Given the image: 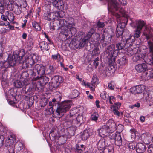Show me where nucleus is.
<instances>
[{"instance_id": "obj_1", "label": "nucleus", "mask_w": 153, "mask_h": 153, "mask_svg": "<svg viewBox=\"0 0 153 153\" xmlns=\"http://www.w3.org/2000/svg\"><path fill=\"white\" fill-rule=\"evenodd\" d=\"M108 6L109 10L112 13V14L117 18V22L118 23L117 28L116 29V36L119 37L123 34L122 30H118V28L120 27L122 29L124 28L127 22V19L124 17H121L124 12L123 8H120L118 2L116 0H108Z\"/></svg>"}, {"instance_id": "obj_2", "label": "nucleus", "mask_w": 153, "mask_h": 153, "mask_svg": "<svg viewBox=\"0 0 153 153\" xmlns=\"http://www.w3.org/2000/svg\"><path fill=\"white\" fill-rule=\"evenodd\" d=\"M53 19L56 21V23L59 29H61V33L67 37L71 34V36L74 35L76 32V29L74 27V19L70 18V21H64V19L61 18L58 12L56 13L53 16Z\"/></svg>"}, {"instance_id": "obj_3", "label": "nucleus", "mask_w": 153, "mask_h": 153, "mask_svg": "<svg viewBox=\"0 0 153 153\" xmlns=\"http://www.w3.org/2000/svg\"><path fill=\"white\" fill-rule=\"evenodd\" d=\"M72 105V102L69 100H65L62 102L57 107L56 111L57 115L62 117L63 113L68 110Z\"/></svg>"}, {"instance_id": "obj_4", "label": "nucleus", "mask_w": 153, "mask_h": 153, "mask_svg": "<svg viewBox=\"0 0 153 153\" xmlns=\"http://www.w3.org/2000/svg\"><path fill=\"white\" fill-rule=\"evenodd\" d=\"M38 56L35 54H28L25 56L24 61L22 60V58L21 60L22 62V66L24 67H27L29 65L32 66L36 62L38 61Z\"/></svg>"}, {"instance_id": "obj_5", "label": "nucleus", "mask_w": 153, "mask_h": 153, "mask_svg": "<svg viewBox=\"0 0 153 153\" xmlns=\"http://www.w3.org/2000/svg\"><path fill=\"white\" fill-rule=\"evenodd\" d=\"M119 51L116 50L115 46L114 45H111L109 46L107 49L104 52V56L107 58L109 59H112L113 57L117 56Z\"/></svg>"}, {"instance_id": "obj_6", "label": "nucleus", "mask_w": 153, "mask_h": 153, "mask_svg": "<svg viewBox=\"0 0 153 153\" xmlns=\"http://www.w3.org/2000/svg\"><path fill=\"white\" fill-rule=\"evenodd\" d=\"M36 72L39 75H43L45 74V67L42 65L36 64L31 74L35 75Z\"/></svg>"}, {"instance_id": "obj_7", "label": "nucleus", "mask_w": 153, "mask_h": 153, "mask_svg": "<svg viewBox=\"0 0 153 153\" xmlns=\"http://www.w3.org/2000/svg\"><path fill=\"white\" fill-rule=\"evenodd\" d=\"M51 80L52 82H50L49 84L50 85H51V87L54 88L58 86L63 81L62 78L58 76H54Z\"/></svg>"}, {"instance_id": "obj_8", "label": "nucleus", "mask_w": 153, "mask_h": 153, "mask_svg": "<svg viewBox=\"0 0 153 153\" xmlns=\"http://www.w3.org/2000/svg\"><path fill=\"white\" fill-rule=\"evenodd\" d=\"M22 58V56H19L17 57L16 60L11 59H9L7 62H5L4 65L6 66V67L8 68L13 66L16 63L21 64L22 62L21 61V59Z\"/></svg>"}, {"instance_id": "obj_9", "label": "nucleus", "mask_w": 153, "mask_h": 153, "mask_svg": "<svg viewBox=\"0 0 153 153\" xmlns=\"http://www.w3.org/2000/svg\"><path fill=\"white\" fill-rule=\"evenodd\" d=\"M99 135L103 138L107 137L109 131L108 127L105 125L97 129Z\"/></svg>"}, {"instance_id": "obj_10", "label": "nucleus", "mask_w": 153, "mask_h": 153, "mask_svg": "<svg viewBox=\"0 0 153 153\" xmlns=\"http://www.w3.org/2000/svg\"><path fill=\"white\" fill-rule=\"evenodd\" d=\"M145 89V86L143 85H139L131 88L130 91L133 94H140Z\"/></svg>"}, {"instance_id": "obj_11", "label": "nucleus", "mask_w": 153, "mask_h": 153, "mask_svg": "<svg viewBox=\"0 0 153 153\" xmlns=\"http://www.w3.org/2000/svg\"><path fill=\"white\" fill-rule=\"evenodd\" d=\"M105 147V140L104 138L100 139L97 143V147L98 150L95 153H102Z\"/></svg>"}, {"instance_id": "obj_12", "label": "nucleus", "mask_w": 153, "mask_h": 153, "mask_svg": "<svg viewBox=\"0 0 153 153\" xmlns=\"http://www.w3.org/2000/svg\"><path fill=\"white\" fill-rule=\"evenodd\" d=\"M50 2L53 5L58 8L60 10H62L64 9L63 1L62 0H50Z\"/></svg>"}, {"instance_id": "obj_13", "label": "nucleus", "mask_w": 153, "mask_h": 153, "mask_svg": "<svg viewBox=\"0 0 153 153\" xmlns=\"http://www.w3.org/2000/svg\"><path fill=\"white\" fill-rule=\"evenodd\" d=\"M106 126L108 127V130L111 131H114L117 129L116 125L114 121L111 119H109L107 122Z\"/></svg>"}, {"instance_id": "obj_14", "label": "nucleus", "mask_w": 153, "mask_h": 153, "mask_svg": "<svg viewBox=\"0 0 153 153\" xmlns=\"http://www.w3.org/2000/svg\"><path fill=\"white\" fill-rule=\"evenodd\" d=\"M146 147L144 144L142 143H138L136 146V151L137 153H143L146 150Z\"/></svg>"}, {"instance_id": "obj_15", "label": "nucleus", "mask_w": 153, "mask_h": 153, "mask_svg": "<svg viewBox=\"0 0 153 153\" xmlns=\"http://www.w3.org/2000/svg\"><path fill=\"white\" fill-rule=\"evenodd\" d=\"M4 128V130H3V129L0 130V148L2 147L3 145L4 139V136L7 129V128Z\"/></svg>"}, {"instance_id": "obj_16", "label": "nucleus", "mask_w": 153, "mask_h": 153, "mask_svg": "<svg viewBox=\"0 0 153 153\" xmlns=\"http://www.w3.org/2000/svg\"><path fill=\"white\" fill-rule=\"evenodd\" d=\"M16 140L13 136H9L6 140V145L7 146H11L16 142Z\"/></svg>"}, {"instance_id": "obj_17", "label": "nucleus", "mask_w": 153, "mask_h": 153, "mask_svg": "<svg viewBox=\"0 0 153 153\" xmlns=\"http://www.w3.org/2000/svg\"><path fill=\"white\" fill-rule=\"evenodd\" d=\"M132 46H128V47H128V48L126 52V54L129 56H131L135 53H136L137 51V48H135L132 49V48H131Z\"/></svg>"}, {"instance_id": "obj_18", "label": "nucleus", "mask_w": 153, "mask_h": 153, "mask_svg": "<svg viewBox=\"0 0 153 153\" xmlns=\"http://www.w3.org/2000/svg\"><path fill=\"white\" fill-rule=\"evenodd\" d=\"M135 69L138 72H144L147 69V66L145 63L139 64L136 66Z\"/></svg>"}, {"instance_id": "obj_19", "label": "nucleus", "mask_w": 153, "mask_h": 153, "mask_svg": "<svg viewBox=\"0 0 153 153\" xmlns=\"http://www.w3.org/2000/svg\"><path fill=\"white\" fill-rule=\"evenodd\" d=\"M92 134L91 130H85L81 135V138L83 140H85L91 135Z\"/></svg>"}, {"instance_id": "obj_20", "label": "nucleus", "mask_w": 153, "mask_h": 153, "mask_svg": "<svg viewBox=\"0 0 153 153\" xmlns=\"http://www.w3.org/2000/svg\"><path fill=\"white\" fill-rule=\"evenodd\" d=\"M135 41L134 36L133 35L129 36V37L126 39V43L125 44V47H128V46H132V43Z\"/></svg>"}, {"instance_id": "obj_21", "label": "nucleus", "mask_w": 153, "mask_h": 153, "mask_svg": "<svg viewBox=\"0 0 153 153\" xmlns=\"http://www.w3.org/2000/svg\"><path fill=\"white\" fill-rule=\"evenodd\" d=\"M39 46L42 51L48 50L49 49L48 44L47 42L42 41L39 43Z\"/></svg>"}, {"instance_id": "obj_22", "label": "nucleus", "mask_w": 153, "mask_h": 153, "mask_svg": "<svg viewBox=\"0 0 153 153\" xmlns=\"http://www.w3.org/2000/svg\"><path fill=\"white\" fill-rule=\"evenodd\" d=\"M49 79L46 76H42L39 80L40 85L42 86H44L48 82Z\"/></svg>"}, {"instance_id": "obj_23", "label": "nucleus", "mask_w": 153, "mask_h": 153, "mask_svg": "<svg viewBox=\"0 0 153 153\" xmlns=\"http://www.w3.org/2000/svg\"><path fill=\"white\" fill-rule=\"evenodd\" d=\"M85 150V147L82 144H78L76 147V151L78 153H82Z\"/></svg>"}, {"instance_id": "obj_24", "label": "nucleus", "mask_w": 153, "mask_h": 153, "mask_svg": "<svg viewBox=\"0 0 153 153\" xmlns=\"http://www.w3.org/2000/svg\"><path fill=\"white\" fill-rule=\"evenodd\" d=\"M136 54L135 56L133 57V60L135 61L141 60L142 59H143L145 57V55L143 54L139 53Z\"/></svg>"}, {"instance_id": "obj_25", "label": "nucleus", "mask_w": 153, "mask_h": 153, "mask_svg": "<svg viewBox=\"0 0 153 153\" xmlns=\"http://www.w3.org/2000/svg\"><path fill=\"white\" fill-rule=\"evenodd\" d=\"M14 85L15 87L16 88H20L22 87L25 85V84L23 82H22L20 81H16L14 82Z\"/></svg>"}, {"instance_id": "obj_26", "label": "nucleus", "mask_w": 153, "mask_h": 153, "mask_svg": "<svg viewBox=\"0 0 153 153\" xmlns=\"http://www.w3.org/2000/svg\"><path fill=\"white\" fill-rule=\"evenodd\" d=\"M131 137L132 140L134 139L136 137L138 132L134 128H132L130 130Z\"/></svg>"}, {"instance_id": "obj_27", "label": "nucleus", "mask_w": 153, "mask_h": 153, "mask_svg": "<svg viewBox=\"0 0 153 153\" xmlns=\"http://www.w3.org/2000/svg\"><path fill=\"white\" fill-rule=\"evenodd\" d=\"M32 26L36 31H40L41 29L40 24L36 22L32 23Z\"/></svg>"}, {"instance_id": "obj_28", "label": "nucleus", "mask_w": 153, "mask_h": 153, "mask_svg": "<svg viewBox=\"0 0 153 153\" xmlns=\"http://www.w3.org/2000/svg\"><path fill=\"white\" fill-rule=\"evenodd\" d=\"M99 117V115L98 113L94 112L91 115V119L92 120L97 122Z\"/></svg>"}, {"instance_id": "obj_29", "label": "nucleus", "mask_w": 153, "mask_h": 153, "mask_svg": "<svg viewBox=\"0 0 153 153\" xmlns=\"http://www.w3.org/2000/svg\"><path fill=\"white\" fill-rule=\"evenodd\" d=\"M55 131L51 130L49 134V137L51 140H54L55 139L58 137V136L56 135H55L54 133Z\"/></svg>"}, {"instance_id": "obj_30", "label": "nucleus", "mask_w": 153, "mask_h": 153, "mask_svg": "<svg viewBox=\"0 0 153 153\" xmlns=\"http://www.w3.org/2000/svg\"><path fill=\"white\" fill-rule=\"evenodd\" d=\"M117 132L115 133L114 131L112 132L109 131L108 132V135L109 137L111 139H115V137L117 136Z\"/></svg>"}, {"instance_id": "obj_31", "label": "nucleus", "mask_w": 153, "mask_h": 153, "mask_svg": "<svg viewBox=\"0 0 153 153\" xmlns=\"http://www.w3.org/2000/svg\"><path fill=\"white\" fill-rule=\"evenodd\" d=\"M91 82L96 86L99 83V80L97 76L96 75L93 76L92 78Z\"/></svg>"}, {"instance_id": "obj_32", "label": "nucleus", "mask_w": 153, "mask_h": 153, "mask_svg": "<svg viewBox=\"0 0 153 153\" xmlns=\"http://www.w3.org/2000/svg\"><path fill=\"white\" fill-rule=\"evenodd\" d=\"M77 121V123H82L84 121V120L83 119V117L82 115H79L76 118Z\"/></svg>"}, {"instance_id": "obj_33", "label": "nucleus", "mask_w": 153, "mask_h": 153, "mask_svg": "<svg viewBox=\"0 0 153 153\" xmlns=\"http://www.w3.org/2000/svg\"><path fill=\"white\" fill-rule=\"evenodd\" d=\"M99 49L98 47H96L92 51V55L93 56H97L99 54Z\"/></svg>"}, {"instance_id": "obj_34", "label": "nucleus", "mask_w": 153, "mask_h": 153, "mask_svg": "<svg viewBox=\"0 0 153 153\" xmlns=\"http://www.w3.org/2000/svg\"><path fill=\"white\" fill-rule=\"evenodd\" d=\"M79 94V92L76 90H74L71 92L72 97L73 98H76L78 97Z\"/></svg>"}, {"instance_id": "obj_35", "label": "nucleus", "mask_w": 153, "mask_h": 153, "mask_svg": "<svg viewBox=\"0 0 153 153\" xmlns=\"http://www.w3.org/2000/svg\"><path fill=\"white\" fill-rule=\"evenodd\" d=\"M141 30L136 28L134 32V37H136L138 38L140 36L141 33Z\"/></svg>"}, {"instance_id": "obj_36", "label": "nucleus", "mask_w": 153, "mask_h": 153, "mask_svg": "<svg viewBox=\"0 0 153 153\" xmlns=\"http://www.w3.org/2000/svg\"><path fill=\"white\" fill-rule=\"evenodd\" d=\"M115 107H114V109H113V113L115 115H117L118 117H119L120 115H122L123 113L122 112H119L116 109Z\"/></svg>"}, {"instance_id": "obj_37", "label": "nucleus", "mask_w": 153, "mask_h": 153, "mask_svg": "<svg viewBox=\"0 0 153 153\" xmlns=\"http://www.w3.org/2000/svg\"><path fill=\"white\" fill-rule=\"evenodd\" d=\"M86 40L84 38L80 41L79 45V48H81L84 47L85 44H86Z\"/></svg>"}, {"instance_id": "obj_38", "label": "nucleus", "mask_w": 153, "mask_h": 153, "mask_svg": "<svg viewBox=\"0 0 153 153\" xmlns=\"http://www.w3.org/2000/svg\"><path fill=\"white\" fill-rule=\"evenodd\" d=\"M116 50H117L118 51L120 50L123 49L124 47V45L123 44L121 43H119L117 44L116 45Z\"/></svg>"}, {"instance_id": "obj_39", "label": "nucleus", "mask_w": 153, "mask_h": 153, "mask_svg": "<svg viewBox=\"0 0 153 153\" xmlns=\"http://www.w3.org/2000/svg\"><path fill=\"white\" fill-rule=\"evenodd\" d=\"M94 32V31L93 30H91V32H88L87 35L84 38L86 41L88 40L91 37Z\"/></svg>"}, {"instance_id": "obj_40", "label": "nucleus", "mask_w": 153, "mask_h": 153, "mask_svg": "<svg viewBox=\"0 0 153 153\" xmlns=\"http://www.w3.org/2000/svg\"><path fill=\"white\" fill-rule=\"evenodd\" d=\"M8 15L7 16V19L8 20L10 21H12L14 20V18L13 14L10 12L9 13L8 12Z\"/></svg>"}, {"instance_id": "obj_41", "label": "nucleus", "mask_w": 153, "mask_h": 153, "mask_svg": "<svg viewBox=\"0 0 153 153\" xmlns=\"http://www.w3.org/2000/svg\"><path fill=\"white\" fill-rule=\"evenodd\" d=\"M136 146V143L134 142L130 143L128 145L129 148L132 149H134Z\"/></svg>"}, {"instance_id": "obj_42", "label": "nucleus", "mask_w": 153, "mask_h": 153, "mask_svg": "<svg viewBox=\"0 0 153 153\" xmlns=\"http://www.w3.org/2000/svg\"><path fill=\"white\" fill-rule=\"evenodd\" d=\"M60 57V56L59 54L53 55L51 56V58L53 60H59Z\"/></svg>"}, {"instance_id": "obj_43", "label": "nucleus", "mask_w": 153, "mask_h": 153, "mask_svg": "<svg viewBox=\"0 0 153 153\" xmlns=\"http://www.w3.org/2000/svg\"><path fill=\"white\" fill-rule=\"evenodd\" d=\"M115 86V83L113 81H111L108 83V87L111 90H114Z\"/></svg>"}, {"instance_id": "obj_44", "label": "nucleus", "mask_w": 153, "mask_h": 153, "mask_svg": "<svg viewBox=\"0 0 153 153\" xmlns=\"http://www.w3.org/2000/svg\"><path fill=\"white\" fill-rule=\"evenodd\" d=\"M87 85V86L92 91H94L96 87L97 86L94 84H93L91 82V83H88V84Z\"/></svg>"}, {"instance_id": "obj_45", "label": "nucleus", "mask_w": 153, "mask_h": 153, "mask_svg": "<svg viewBox=\"0 0 153 153\" xmlns=\"http://www.w3.org/2000/svg\"><path fill=\"white\" fill-rule=\"evenodd\" d=\"M121 105V103L119 102L115 103L114 105L111 106V108L113 109H114V107H115L116 109L118 110L120 107Z\"/></svg>"}, {"instance_id": "obj_46", "label": "nucleus", "mask_w": 153, "mask_h": 153, "mask_svg": "<svg viewBox=\"0 0 153 153\" xmlns=\"http://www.w3.org/2000/svg\"><path fill=\"white\" fill-rule=\"evenodd\" d=\"M113 149H110L108 148H105L103 151L102 153H113Z\"/></svg>"}, {"instance_id": "obj_47", "label": "nucleus", "mask_w": 153, "mask_h": 153, "mask_svg": "<svg viewBox=\"0 0 153 153\" xmlns=\"http://www.w3.org/2000/svg\"><path fill=\"white\" fill-rule=\"evenodd\" d=\"M53 111L52 108L46 109L45 111V114L46 115L51 114L53 113Z\"/></svg>"}, {"instance_id": "obj_48", "label": "nucleus", "mask_w": 153, "mask_h": 153, "mask_svg": "<svg viewBox=\"0 0 153 153\" xmlns=\"http://www.w3.org/2000/svg\"><path fill=\"white\" fill-rule=\"evenodd\" d=\"M127 60L125 57H122L120 59V64H125L127 62Z\"/></svg>"}, {"instance_id": "obj_49", "label": "nucleus", "mask_w": 153, "mask_h": 153, "mask_svg": "<svg viewBox=\"0 0 153 153\" xmlns=\"http://www.w3.org/2000/svg\"><path fill=\"white\" fill-rule=\"evenodd\" d=\"M99 60V57H97L96 59L94 60V65L95 66L96 68H97V67L99 65L98 61Z\"/></svg>"}, {"instance_id": "obj_50", "label": "nucleus", "mask_w": 153, "mask_h": 153, "mask_svg": "<svg viewBox=\"0 0 153 153\" xmlns=\"http://www.w3.org/2000/svg\"><path fill=\"white\" fill-rule=\"evenodd\" d=\"M115 141L122 140V138L120 134L119 133H117V136L115 138Z\"/></svg>"}, {"instance_id": "obj_51", "label": "nucleus", "mask_w": 153, "mask_h": 153, "mask_svg": "<svg viewBox=\"0 0 153 153\" xmlns=\"http://www.w3.org/2000/svg\"><path fill=\"white\" fill-rule=\"evenodd\" d=\"M1 25H4L7 26L8 25V27L11 29H14V26L11 25H10L9 23L8 22H7V23H5L1 24Z\"/></svg>"}, {"instance_id": "obj_52", "label": "nucleus", "mask_w": 153, "mask_h": 153, "mask_svg": "<svg viewBox=\"0 0 153 153\" xmlns=\"http://www.w3.org/2000/svg\"><path fill=\"white\" fill-rule=\"evenodd\" d=\"M97 25L99 28H103L105 24L103 22H102L100 21H98L97 24Z\"/></svg>"}, {"instance_id": "obj_53", "label": "nucleus", "mask_w": 153, "mask_h": 153, "mask_svg": "<svg viewBox=\"0 0 153 153\" xmlns=\"http://www.w3.org/2000/svg\"><path fill=\"white\" fill-rule=\"evenodd\" d=\"M115 100V98L113 96H110L109 97V102L111 104H112Z\"/></svg>"}, {"instance_id": "obj_54", "label": "nucleus", "mask_w": 153, "mask_h": 153, "mask_svg": "<svg viewBox=\"0 0 153 153\" xmlns=\"http://www.w3.org/2000/svg\"><path fill=\"white\" fill-rule=\"evenodd\" d=\"M147 151L149 153H153V146L152 145L149 146Z\"/></svg>"}, {"instance_id": "obj_55", "label": "nucleus", "mask_w": 153, "mask_h": 153, "mask_svg": "<svg viewBox=\"0 0 153 153\" xmlns=\"http://www.w3.org/2000/svg\"><path fill=\"white\" fill-rule=\"evenodd\" d=\"M49 70L50 71V73L52 74L54 72L55 70V68L53 66H50L49 68Z\"/></svg>"}, {"instance_id": "obj_56", "label": "nucleus", "mask_w": 153, "mask_h": 153, "mask_svg": "<svg viewBox=\"0 0 153 153\" xmlns=\"http://www.w3.org/2000/svg\"><path fill=\"white\" fill-rule=\"evenodd\" d=\"M95 36L96 37V38L95 39L94 41H95L96 42H98L100 39V35L98 34H95Z\"/></svg>"}, {"instance_id": "obj_57", "label": "nucleus", "mask_w": 153, "mask_h": 153, "mask_svg": "<svg viewBox=\"0 0 153 153\" xmlns=\"http://www.w3.org/2000/svg\"><path fill=\"white\" fill-rule=\"evenodd\" d=\"M115 143L116 145L120 146L122 144V141H115Z\"/></svg>"}, {"instance_id": "obj_58", "label": "nucleus", "mask_w": 153, "mask_h": 153, "mask_svg": "<svg viewBox=\"0 0 153 153\" xmlns=\"http://www.w3.org/2000/svg\"><path fill=\"white\" fill-rule=\"evenodd\" d=\"M1 19L4 21H7V15L5 16L4 15H2L1 16Z\"/></svg>"}, {"instance_id": "obj_59", "label": "nucleus", "mask_w": 153, "mask_h": 153, "mask_svg": "<svg viewBox=\"0 0 153 153\" xmlns=\"http://www.w3.org/2000/svg\"><path fill=\"white\" fill-rule=\"evenodd\" d=\"M119 1L121 4H122L123 5H125L126 4L127 2V1L125 0L123 1L122 0V1Z\"/></svg>"}, {"instance_id": "obj_60", "label": "nucleus", "mask_w": 153, "mask_h": 153, "mask_svg": "<svg viewBox=\"0 0 153 153\" xmlns=\"http://www.w3.org/2000/svg\"><path fill=\"white\" fill-rule=\"evenodd\" d=\"M9 152L10 153H15L13 147H12L9 149Z\"/></svg>"}, {"instance_id": "obj_61", "label": "nucleus", "mask_w": 153, "mask_h": 153, "mask_svg": "<svg viewBox=\"0 0 153 153\" xmlns=\"http://www.w3.org/2000/svg\"><path fill=\"white\" fill-rule=\"evenodd\" d=\"M99 102H100L99 100H96V106L98 108H100V106L99 105Z\"/></svg>"}, {"instance_id": "obj_62", "label": "nucleus", "mask_w": 153, "mask_h": 153, "mask_svg": "<svg viewBox=\"0 0 153 153\" xmlns=\"http://www.w3.org/2000/svg\"><path fill=\"white\" fill-rule=\"evenodd\" d=\"M140 120L141 122H144L145 120V117L144 116H141L140 117Z\"/></svg>"}, {"instance_id": "obj_63", "label": "nucleus", "mask_w": 153, "mask_h": 153, "mask_svg": "<svg viewBox=\"0 0 153 153\" xmlns=\"http://www.w3.org/2000/svg\"><path fill=\"white\" fill-rule=\"evenodd\" d=\"M105 94H106V93H105V92H104V95L102 96V94H100V96H101V97L104 100H105L106 98V95H105Z\"/></svg>"}, {"instance_id": "obj_64", "label": "nucleus", "mask_w": 153, "mask_h": 153, "mask_svg": "<svg viewBox=\"0 0 153 153\" xmlns=\"http://www.w3.org/2000/svg\"><path fill=\"white\" fill-rule=\"evenodd\" d=\"M22 38L24 39H25L27 36V34L25 33H23L22 35Z\"/></svg>"}]
</instances>
